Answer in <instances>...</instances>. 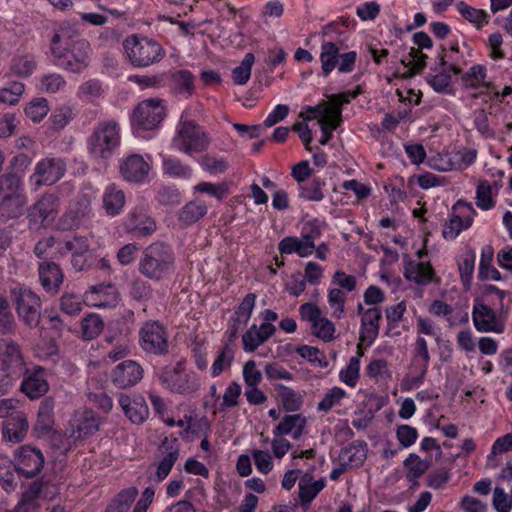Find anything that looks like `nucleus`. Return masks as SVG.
<instances>
[{
  "instance_id": "6e6552de",
  "label": "nucleus",
  "mask_w": 512,
  "mask_h": 512,
  "mask_svg": "<svg viewBox=\"0 0 512 512\" xmlns=\"http://www.w3.org/2000/svg\"><path fill=\"white\" fill-rule=\"evenodd\" d=\"M13 461L19 476L34 478L42 471L45 458L39 448L26 444L15 450Z\"/></svg>"
},
{
  "instance_id": "774afa93",
  "label": "nucleus",
  "mask_w": 512,
  "mask_h": 512,
  "mask_svg": "<svg viewBox=\"0 0 512 512\" xmlns=\"http://www.w3.org/2000/svg\"><path fill=\"white\" fill-rule=\"evenodd\" d=\"M323 480H317L312 483L304 482V478L299 482V498L302 503H310L317 494L324 488Z\"/></svg>"
},
{
  "instance_id": "6ab92c4d",
  "label": "nucleus",
  "mask_w": 512,
  "mask_h": 512,
  "mask_svg": "<svg viewBox=\"0 0 512 512\" xmlns=\"http://www.w3.org/2000/svg\"><path fill=\"white\" fill-rule=\"evenodd\" d=\"M403 275L408 281H413L418 285H427L432 282L440 284L441 281L436 276L430 262L408 260L405 262Z\"/></svg>"
},
{
  "instance_id": "4468645a",
  "label": "nucleus",
  "mask_w": 512,
  "mask_h": 512,
  "mask_svg": "<svg viewBox=\"0 0 512 512\" xmlns=\"http://www.w3.org/2000/svg\"><path fill=\"white\" fill-rule=\"evenodd\" d=\"M59 206V199L56 195L45 193L29 208V221L35 224L53 223L58 218Z\"/></svg>"
},
{
  "instance_id": "09e8293b",
  "label": "nucleus",
  "mask_w": 512,
  "mask_h": 512,
  "mask_svg": "<svg viewBox=\"0 0 512 512\" xmlns=\"http://www.w3.org/2000/svg\"><path fill=\"white\" fill-rule=\"evenodd\" d=\"M0 192L3 196H25L21 192V178L16 173H7L0 177Z\"/></svg>"
},
{
  "instance_id": "864d4df0",
  "label": "nucleus",
  "mask_w": 512,
  "mask_h": 512,
  "mask_svg": "<svg viewBox=\"0 0 512 512\" xmlns=\"http://www.w3.org/2000/svg\"><path fill=\"white\" fill-rule=\"evenodd\" d=\"M323 184V181L318 178L302 183L299 185V196L309 201H320L324 197L322 193Z\"/></svg>"
},
{
  "instance_id": "8fccbe9b",
  "label": "nucleus",
  "mask_w": 512,
  "mask_h": 512,
  "mask_svg": "<svg viewBox=\"0 0 512 512\" xmlns=\"http://www.w3.org/2000/svg\"><path fill=\"white\" fill-rule=\"evenodd\" d=\"M81 327L83 338L92 340L102 332L104 323L99 315L90 314L82 320Z\"/></svg>"
},
{
  "instance_id": "ea45409f",
  "label": "nucleus",
  "mask_w": 512,
  "mask_h": 512,
  "mask_svg": "<svg viewBox=\"0 0 512 512\" xmlns=\"http://www.w3.org/2000/svg\"><path fill=\"white\" fill-rule=\"evenodd\" d=\"M15 472L14 461L6 457H0V485L7 492L14 491L17 487Z\"/></svg>"
},
{
  "instance_id": "4d7b16f0",
  "label": "nucleus",
  "mask_w": 512,
  "mask_h": 512,
  "mask_svg": "<svg viewBox=\"0 0 512 512\" xmlns=\"http://www.w3.org/2000/svg\"><path fill=\"white\" fill-rule=\"evenodd\" d=\"M295 352L302 358L307 359L312 364H316L321 368L328 366V361L323 353L317 348L309 345H301L295 349Z\"/></svg>"
},
{
  "instance_id": "a18cd8bd",
  "label": "nucleus",
  "mask_w": 512,
  "mask_h": 512,
  "mask_svg": "<svg viewBox=\"0 0 512 512\" xmlns=\"http://www.w3.org/2000/svg\"><path fill=\"white\" fill-rule=\"evenodd\" d=\"M457 9L463 18L474 23L477 28H481L489 22L490 16L484 10H477L464 2H459L457 4Z\"/></svg>"
},
{
  "instance_id": "e433bc0d",
  "label": "nucleus",
  "mask_w": 512,
  "mask_h": 512,
  "mask_svg": "<svg viewBox=\"0 0 512 512\" xmlns=\"http://www.w3.org/2000/svg\"><path fill=\"white\" fill-rule=\"evenodd\" d=\"M91 207L90 202L86 197H81L76 202L72 203L65 214L67 222L80 224L82 222L90 221Z\"/></svg>"
},
{
  "instance_id": "e2e57ef3",
  "label": "nucleus",
  "mask_w": 512,
  "mask_h": 512,
  "mask_svg": "<svg viewBox=\"0 0 512 512\" xmlns=\"http://www.w3.org/2000/svg\"><path fill=\"white\" fill-rule=\"evenodd\" d=\"M486 78V68L483 65H474L469 71L462 74L461 80L464 86L469 88H478Z\"/></svg>"
},
{
  "instance_id": "1a4fd4ad",
  "label": "nucleus",
  "mask_w": 512,
  "mask_h": 512,
  "mask_svg": "<svg viewBox=\"0 0 512 512\" xmlns=\"http://www.w3.org/2000/svg\"><path fill=\"white\" fill-rule=\"evenodd\" d=\"M165 117V108L161 100L147 99L134 110L132 125L134 128L151 130L157 127Z\"/></svg>"
},
{
  "instance_id": "473e14b6",
  "label": "nucleus",
  "mask_w": 512,
  "mask_h": 512,
  "mask_svg": "<svg viewBox=\"0 0 512 512\" xmlns=\"http://www.w3.org/2000/svg\"><path fill=\"white\" fill-rule=\"evenodd\" d=\"M311 112L322 116L321 126L328 128L331 133L342 123V108H328L326 103L310 107Z\"/></svg>"
},
{
  "instance_id": "c756f323",
  "label": "nucleus",
  "mask_w": 512,
  "mask_h": 512,
  "mask_svg": "<svg viewBox=\"0 0 512 512\" xmlns=\"http://www.w3.org/2000/svg\"><path fill=\"white\" fill-rule=\"evenodd\" d=\"M430 73L426 76L427 83L438 93H449L452 84V71L437 64L430 68Z\"/></svg>"
},
{
  "instance_id": "f704fd0d",
  "label": "nucleus",
  "mask_w": 512,
  "mask_h": 512,
  "mask_svg": "<svg viewBox=\"0 0 512 512\" xmlns=\"http://www.w3.org/2000/svg\"><path fill=\"white\" fill-rule=\"evenodd\" d=\"M403 465L408 469L406 478L409 482L416 483L431 466L430 460H422L417 454L410 453L404 460Z\"/></svg>"
},
{
  "instance_id": "c85d7f7f",
  "label": "nucleus",
  "mask_w": 512,
  "mask_h": 512,
  "mask_svg": "<svg viewBox=\"0 0 512 512\" xmlns=\"http://www.w3.org/2000/svg\"><path fill=\"white\" fill-rule=\"evenodd\" d=\"M43 488V482L40 480L33 481L22 494L20 501L9 512H32L36 510L40 504L38 502L40 493Z\"/></svg>"
},
{
  "instance_id": "9b49d317",
  "label": "nucleus",
  "mask_w": 512,
  "mask_h": 512,
  "mask_svg": "<svg viewBox=\"0 0 512 512\" xmlns=\"http://www.w3.org/2000/svg\"><path fill=\"white\" fill-rule=\"evenodd\" d=\"M161 447L165 448L166 451L163 458L156 465L155 471L151 470L153 466L150 465L144 474V476H146V481L150 484L157 485L164 481L170 474L179 457V445L177 443V439L169 441L168 438H165Z\"/></svg>"
},
{
  "instance_id": "2eb2a0df",
  "label": "nucleus",
  "mask_w": 512,
  "mask_h": 512,
  "mask_svg": "<svg viewBox=\"0 0 512 512\" xmlns=\"http://www.w3.org/2000/svg\"><path fill=\"white\" fill-rule=\"evenodd\" d=\"M66 171L65 162L60 158H45L36 164L31 179L35 186L53 185L60 180Z\"/></svg>"
},
{
  "instance_id": "680f3d73",
  "label": "nucleus",
  "mask_w": 512,
  "mask_h": 512,
  "mask_svg": "<svg viewBox=\"0 0 512 512\" xmlns=\"http://www.w3.org/2000/svg\"><path fill=\"white\" fill-rule=\"evenodd\" d=\"M346 392L340 387H333L328 390L322 400L317 405L320 412H329L334 406L338 405L345 397Z\"/></svg>"
},
{
  "instance_id": "79ce46f5",
  "label": "nucleus",
  "mask_w": 512,
  "mask_h": 512,
  "mask_svg": "<svg viewBox=\"0 0 512 512\" xmlns=\"http://www.w3.org/2000/svg\"><path fill=\"white\" fill-rule=\"evenodd\" d=\"M476 210L471 203L459 200L452 208L450 224H472Z\"/></svg>"
},
{
  "instance_id": "0e129e2a",
  "label": "nucleus",
  "mask_w": 512,
  "mask_h": 512,
  "mask_svg": "<svg viewBox=\"0 0 512 512\" xmlns=\"http://www.w3.org/2000/svg\"><path fill=\"white\" fill-rule=\"evenodd\" d=\"M49 111L48 103L45 98H37L31 101L24 109L28 118L33 122L41 121Z\"/></svg>"
},
{
  "instance_id": "423d86ee",
  "label": "nucleus",
  "mask_w": 512,
  "mask_h": 512,
  "mask_svg": "<svg viewBox=\"0 0 512 512\" xmlns=\"http://www.w3.org/2000/svg\"><path fill=\"white\" fill-rule=\"evenodd\" d=\"M12 295L19 319L28 328H36L41 319L40 297L28 288H14Z\"/></svg>"
},
{
  "instance_id": "0eeeda50",
  "label": "nucleus",
  "mask_w": 512,
  "mask_h": 512,
  "mask_svg": "<svg viewBox=\"0 0 512 512\" xmlns=\"http://www.w3.org/2000/svg\"><path fill=\"white\" fill-rule=\"evenodd\" d=\"M159 381L172 392L188 394L198 389V383L194 376L185 373L181 361L175 365H166L158 374Z\"/></svg>"
},
{
  "instance_id": "f257e3e1",
  "label": "nucleus",
  "mask_w": 512,
  "mask_h": 512,
  "mask_svg": "<svg viewBox=\"0 0 512 512\" xmlns=\"http://www.w3.org/2000/svg\"><path fill=\"white\" fill-rule=\"evenodd\" d=\"M137 268L150 281L161 282L168 279L176 269L173 248L161 241L151 243L142 250Z\"/></svg>"
},
{
  "instance_id": "338daca9",
  "label": "nucleus",
  "mask_w": 512,
  "mask_h": 512,
  "mask_svg": "<svg viewBox=\"0 0 512 512\" xmlns=\"http://www.w3.org/2000/svg\"><path fill=\"white\" fill-rule=\"evenodd\" d=\"M241 392L242 388L240 384L236 381L231 382L224 392L219 411L225 412L232 407L238 406Z\"/></svg>"
},
{
  "instance_id": "cd10ccee",
  "label": "nucleus",
  "mask_w": 512,
  "mask_h": 512,
  "mask_svg": "<svg viewBox=\"0 0 512 512\" xmlns=\"http://www.w3.org/2000/svg\"><path fill=\"white\" fill-rule=\"evenodd\" d=\"M339 457L348 467H360L367 457V443L364 440H355L347 447L341 449Z\"/></svg>"
},
{
  "instance_id": "58836bf2",
  "label": "nucleus",
  "mask_w": 512,
  "mask_h": 512,
  "mask_svg": "<svg viewBox=\"0 0 512 512\" xmlns=\"http://www.w3.org/2000/svg\"><path fill=\"white\" fill-rule=\"evenodd\" d=\"M138 495L136 487H129L118 493L107 508V512H128Z\"/></svg>"
},
{
  "instance_id": "3c124183",
  "label": "nucleus",
  "mask_w": 512,
  "mask_h": 512,
  "mask_svg": "<svg viewBox=\"0 0 512 512\" xmlns=\"http://www.w3.org/2000/svg\"><path fill=\"white\" fill-rule=\"evenodd\" d=\"M16 322L7 299L0 297V333L12 334L15 332Z\"/></svg>"
},
{
  "instance_id": "a19ab883",
  "label": "nucleus",
  "mask_w": 512,
  "mask_h": 512,
  "mask_svg": "<svg viewBox=\"0 0 512 512\" xmlns=\"http://www.w3.org/2000/svg\"><path fill=\"white\" fill-rule=\"evenodd\" d=\"M278 389L282 406L285 411L296 412L302 408L304 401L300 393L282 384L278 385Z\"/></svg>"
},
{
  "instance_id": "ddd939ff",
  "label": "nucleus",
  "mask_w": 512,
  "mask_h": 512,
  "mask_svg": "<svg viewBox=\"0 0 512 512\" xmlns=\"http://www.w3.org/2000/svg\"><path fill=\"white\" fill-rule=\"evenodd\" d=\"M144 376L142 366L134 360H124L117 364L110 373L112 384L119 389L137 385Z\"/></svg>"
},
{
  "instance_id": "49530a36",
  "label": "nucleus",
  "mask_w": 512,
  "mask_h": 512,
  "mask_svg": "<svg viewBox=\"0 0 512 512\" xmlns=\"http://www.w3.org/2000/svg\"><path fill=\"white\" fill-rule=\"evenodd\" d=\"M36 68V61L33 56L21 55L12 59L10 71L19 77H28Z\"/></svg>"
},
{
  "instance_id": "6e6d98bb",
  "label": "nucleus",
  "mask_w": 512,
  "mask_h": 512,
  "mask_svg": "<svg viewBox=\"0 0 512 512\" xmlns=\"http://www.w3.org/2000/svg\"><path fill=\"white\" fill-rule=\"evenodd\" d=\"M234 353V348L229 344H225L212 364L211 374L213 377L219 376L226 367H230L234 359Z\"/></svg>"
},
{
  "instance_id": "39448f33",
  "label": "nucleus",
  "mask_w": 512,
  "mask_h": 512,
  "mask_svg": "<svg viewBox=\"0 0 512 512\" xmlns=\"http://www.w3.org/2000/svg\"><path fill=\"white\" fill-rule=\"evenodd\" d=\"M139 346L146 354L167 355L170 346L167 329L159 321H146L139 330Z\"/></svg>"
},
{
  "instance_id": "7ed1b4c3",
  "label": "nucleus",
  "mask_w": 512,
  "mask_h": 512,
  "mask_svg": "<svg viewBox=\"0 0 512 512\" xmlns=\"http://www.w3.org/2000/svg\"><path fill=\"white\" fill-rule=\"evenodd\" d=\"M123 45L131 64L135 67H148L159 62L165 55L161 45L147 37L130 35Z\"/></svg>"
},
{
  "instance_id": "c03bdc74",
  "label": "nucleus",
  "mask_w": 512,
  "mask_h": 512,
  "mask_svg": "<svg viewBox=\"0 0 512 512\" xmlns=\"http://www.w3.org/2000/svg\"><path fill=\"white\" fill-rule=\"evenodd\" d=\"M103 203L108 214H118L125 203L124 193L116 187L111 186L104 194Z\"/></svg>"
},
{
  "instance_id": "5701e85b",
  "label": "nucleus",
  "mask_w": 512,
  "mask_h": 512,
  "mask_svg": "<svg viewBox=\"0 0 512 512\" xmlns=\"http://www.w3.org/2000/svg\"><path fill=\"white\" fill-rule=\"evenodd\" d=\"M381 310L377 307L365 310L361 319L360 341L371 345L379 334Z\"/></svg>"
},
{
  "instance_id": "c9c22d12",
  "label": "nucleus",
  "mask_w": 512,
  "mask_h": 512,
  "mask_svg": "<svg viewBox=\"0 0 512 512\" xmlns=\"http://www.w3.org/2000/svg\"><path fill=\"white\" fill-rule=\"evenodd\" d=\"M427 55L421 49L412 47L408 56L400 60L401 64L409 68L406 72V77H413L415 74L420 73L427 66Z\"/></svg>"
},
{
  "instance_id": "393cba45",
  "label": "nucleus",
  "mask_w": 512,
  "mask_h": 512,
  "mask_svg": "<svg viewBox=\"0 0 512 512\" xmlns=\"http://www.w3.org/2000/svg\"><path fill=\"white\" fill-rule=\"evenodd\" d=\"M438 64L452 71L455 75L463 72V66L466 65L464 53L460 51L457 42L451 43L449 48L441 46V52L438 54Z\"/></svg>"
},
{
  "instance_id": "13d9d810",
  "label": "nucleus",
  "mask_w": 512,
  "mask_h": 512,
  "mask_svg": "<svg viewBox=\"0 0 512 512\" xmlns=\"http://www.w3.org/2000/svg\"><path fill=\"white\" fill-rule=\"evenodd\" d=\"M311 328L312 334L324 342H330L334 339L335 325L325 317H320Z\"/></svg>"
},
{
  "instance_id": "412c9836",
  "label": "nucleus",
  "mask_w": 512,
  "mask_h": 512,
  "mask_svg": "<svg viewBox=\"0 0 512 512\" xmlns=\"http://www.w3.org/2000/svg\"><path fill=\"white\" fill-rule=\"evenodd\" d=\"M150 171V165L139 154L128 156L120 166L123 178L129 182L145 181Z\"/></svg>"
},
{
  "instance_id": "f3484780",
  "label": "nucleus",
  "mask_w": 512,
  "mask_h": 512,
  "mask_svg": "<svg viewBox=\"0 0 512 512\" xmlns=\"http://www.w3.org/2000/svg\"><path fill=\"white\" fill-rule=\"evenodd\" d=\"M0 357L2 358L9 375H15V379L22 376L25 370L21 349L16 341L11 338H0Z\"/></svg>"
},
{
  "instance_id": "a211bd4d",
  "label": "nucleus",
  "mask_w": 512,
  "mask_h": 512,
  "mask_svg": "<svg viewBox=\"0 0 512 512\" xmlns=\"http://www.w3.org/2000/svg\"><path fill=\"white\" fill-rule=\"evenodd\" d=\"M77 27L70 23L61 24L55 31L50 41V52L54 58H63L76 41H80Z\"/></svg>"
},
{
  "instance_id": "bf43d9fd",
  "label": "nucleus",
  "mask_w": 512,
  "mask_h": 512,
  "mask_svg": "<svg viewBox=\"0 0 512 512\" xmlns=\"http://www.w3.org/2000/svg\"><path fill=\"white\" fill-rule=\"evenodd\" d=\"M266 341V338L259 332L257 325L253 324L242 336L243 350L254 352Z\"/></svg>"
},
{
  "instance_id": "69168bd1",
  "label": "nucleus",
  "mask_w": 512,
  "mask_h": 512,
  "mask_svg": "<svg viewBox=\"0 0 512 512\" xmlns=\"http://www.w3.org/2000/svg\"><path fill=\"white\" fill-rule=\"evenodd\" d=\"M179 93L191 95L194 90V77L188 70H178L172 74Z\"/></svg>"
},
{
  "instance_id": "a878e982",
  "label": "nucleus",
  "mask_w": 512,
  "mask_h": 512,
  "mask_svg": "<svg viewBox=\"0 0 512 512\" xmlns=\"http://www.w3.org/2000/svg\"><path fill=\"white\" fill-rule=\"evenodd\" d=\"M306 425L307 419L302 414L285 415L274 428L273 435L280 437L291 434L293 439L298 440L303 435Z\"/></svg>"
},
{
  "instance_id": "de8ad7c7",
  "label": "nucleus",
  "mask_w": 512,
  "mask_h": 512,
  "mask_svg": "<svg viewBox=\"0 0 512 512\" xmlns=\"http://www.w3.org/2000/svg\"><path fill=\"white\" fill-rule=\"evenodd\" d=\"M25 87L22 82L12 81L0 87V103L15 105L19 102L24 93Z\"/></svg>"
},
{
  "instance_id": "20e7f679",
  "label": "nucleus",
  "mask_w": 512,
  "mask_h": 512,
  "mask_svg": "<svg viewBox=\"0 0 512 512\" xmlns=\"http://www.w3.org/2000/svg\"><path fill=\"white\" fill-rule=\"evenodd\" d=\"M210 139L206 132L194 121L180 120L173 145L181 152H203L208 149Z\"/></svg>"
},
{
  "instance_id": "f03ea898",
  "label": "nucleus",
  "mask_w": 512,
  "mask_h": 512,
  "mask_svg": "<svg viewBox=\"0 0 512 512\" xmlns=\"http://www.w3.org/2000/svg\"><path fill=\"white\" fill-rule=\"evenodd\" d=\"M86 144L93 158L99 160L111 158L121 144L119 123L114 119L98 122L88 136Z\"/></svg>"
},
{
  "instance_id": "dca6fc26",
  "label": "nucleus",
  "mask_w": 512,
  "mask_h": 512,
  "mask_svg": "<svg viewBox=\"0 0 512 512\" xmlns=\"http://www.w3.org/2000/svg\"><path fill=\"white\" fill-rule=\"evenodd\" d=\"M22 375L20 388L30 399H38L49 391L47 373L42 366H34L32 369L25 366Z\"/></svg>"
},
{
  "instance_id": "37998d69",
  "label": "nucleus",
  "mask_w": 512,
  "mask_h": 512,
  "mask_svg": "<svg viewBox=\"0 0 512 512\" xmlns=\"http://www.w3.org/2000/svg\"><path fill=\"white\" fill-rule=\"evenodd\" d=\"M207 213L205 204L198 201L187 203L179 214V220L184 224H194Z\"/></svg>"
},
{
  "instance_id": "603ef678",
  "label": "nucleus",
  "mask_w": 512,
  "mask_h": 512,
  "mask_svg": "<svg viewBox=\"0 0 512 512\" xmlns=\"http://www.w3.org/2000/svg\"><path fill=\"white\" fill-rule=\"evenodd\" d=\"M163 170L165 174L172 177L189 178L191 176V168L173 157L163 159Z\"/></svg>"
},
{
  "instance_id": "7c9ffc66",
  "label": "nucleus",
  "mask_w": 512,
  "mask_h": 512,
  "mask_svg": "<svg viewBox=\"0 0 512 512\" xmlns=\"http://www.w3.org/2000/svg\"><path fill=\"white\" fill-rule=\"evenodd\" d=\"M311 112L322 116L321 126L328 128L331 133L342 123V108H328L326 103L310 107Z\"/></svg>"
},
{
  "instance_id": "f8f14e48",
  "label": "nucleus",
  "mask_w": 512,
  "mask_h": 512,
  "mask_svg": "<svg viewBox=\"0 0 512 512\" xmlns=\"http://www.w3.org/2000/svg\"><path fill=\"white\" fill-rule=\"evenodd\" d=\"M90 44L87 40L76 41L63 58H54L55 64L74 73H80L89 64Z\"/></svg>"
},
{
  "instance_id": "052dcab7",
  "label": "nucleus",
  "mask_w": 512,
  "mask_h": 512,
  "mask_svg": "<svg viewBox=\"0 0 512 512\" xmlns=\"http://www.w3.org/2000/svg\"><path fill=\"white\" fill-rule=\"evenodd\" d=\"M129 294L136 301H147L152 298L153 289L146 280L136 278L130 284Z\"/></svg>"
},
{
  "instance_id": "b1692460",
  "label": "nucleus",
  "mask_w": 512,
  "mask_h": 512,
  "mask_svg": "<svg viewBox=\"0 0 512 512\" xmlns=\"http://www.w3.org/2000/svg\"><path fill=\"white\" fill-rule=\"evenodd\" d=\"M54 426V399L46 397L40 402L33 431L37 437L47 436Z\"/></svg>"
},
{
  "instance_id": "aec40b11",
  "label": "nucleus",
  "mask_w": 512,
  "mask_h": 512,
  "mask_svg": "<svg viewBox=\"0 0 512 512\" xmlns=\"http://www.w3.org/2000/svg\"><path fill=\"white\" fill-rule=\"evenodd\" d=\"M118 402L126 417L134 424L143 423L149 416L148 405L140 395L130 397L120 394Z\"/></svg>"
},
{
  "instance_id": "4be33fe9",
  "label": "nucleus",
  "mask_w": 512,
  "mask_h": 512,
  "mask_svg": "<svg viewBox=\"0 0 512 512\" xmlns=\"http://www.w3.org/2000/svg\"><path fill=\"white\" fill-rule=\"evenodd\" d=\"M29 423L23 412H16L2 423V436L13 443L21 442L27 435Z\"/></svg>"
},
{
  "instance_id": "72a5a7b5",
  "label": "nucleus",
  "mask_w": 512,
  "mask_h": 512,
  "mask_svg": "<svg viewBox=\"0 0 512 512\" xmlns=\"http://www.w3.org/2000/svg\"><path fill=\"white\" fill-rule=\"evenodd\" d=\"M26 201L25 196H3L0 202V216L2 220L13 219L20 216Z\"/></svg>"
},
{
  "instance_id": "4c0bfd02",
  "label": "nucleus",
  "mask_w": 512,
  "mask_h": 512,
  "mask_svg": "<svg viewBox=\"0 0 512 512\" xmlns=\"http://www.w3.org/2000/svg\"><path fill=\"white\" fill-rule=\"evenodd\" d=\"M320 61L324 76H327L336 68L339 61V48L334 42H324L322 44Z\"/></svg>"
},
{
  "instance_id": "9d476101",
  "label": "nucleus",
  "mask_w": 512,
  "mask_h": 512,
  "mask_svg": "<svg viewBox=\"0 0 512 512\" xmlns=\"http://www.w3.org/2000/svg\"><path fill=\"white\" fill-rule=\"evenodd\" d=\"M472 321L475 329L482 333L501 334L505 330L504 321L497 316L496 312L480 298H476L473 304Z\"/></svg>"
},
{
  "instance_id": "2f4dec72",
  "label": "nucleus",
  "mask_w": 512,
  "mask_h": 512,
  "mask_svg": "<svg viewBox=\"0 0 512 512\" xmlns=\"http://www.w3.org/2000/svg\"><path fill=\"white\" fill-rule=\"evenodd\" d=\"M311 112L322 116L321 126L328 128L331 133L342 123V108H328L326 103L310 107Z\"/></svg>"
},
{
  "instance_id": "bb28decb",
  "label": "nucleus",
  "mask_w": 512,
  "mask_h": 512,
  "mask_svg": "<svg viewBox=\"0 0 512 512\" xmlns=\"http://www.w3.org/2000/svg\"><path fill=\"white\" fill-rule=\"evenodd\" d=\"M39 279L46 292L57 293L63 282L60 267L54 262H43L39 265Z\"/></svg>"
},
{
  "instance_id": "5fc2aeb1",
  "label": "nucleus",
  "mask_w": 512,
  "mask_h": 512,
  "mask_svg": "<svg viewBox=\"0 0 512 512\" xmlns=\"http://www.w3.org/2000/svg\"><path fill=\"white\" fill-rule=\"evenodd\" d=\"M254 60V55L252 53H247L241 64L232 70V78L235 84L243 85L247 83L251 75Z\"/></svg>"
}]
</instances>
